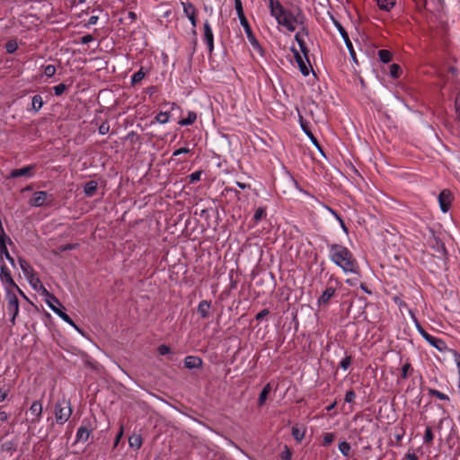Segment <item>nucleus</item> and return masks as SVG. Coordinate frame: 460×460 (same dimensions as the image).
<instances>
[{"mask_svg": "<svg viewBox=\"0 0 460 460\" xmlns=\"http://www.w3.org/2000/svg\"><path fill=\"white\" fill-rule=\"evenodd\" d=\"M299 48H300V51L302 52L303 56L305 58V60L307 61L308 64H310V61L308 58L309 49H308L306 44H305V45H303V47H299Z\"/></svg>", "mask_w": 460, "mask_h": 460, "instance_id": "55", "label": "nucleus"}, {"mask_svg": "<svg viewBox=\"0 0 460 460\" xmlns=\"http://www.w3.org/2000/svg\"><path fill=\"white\" fill-rule=\"evenodd\" d=\"M196 119H197L196 112L190 111L188 112L187 117L179 120L178 123L181 126H189V125L193 124L196 121Z\"/></svg>", "mask_w": 460, "mask_h": 460, "instance_id": "29", "label": "nucleus"}, {"mask_svg": "<svg viewBox=\"0 0 460 460\" xmlns=\"http://www.w3.org/2000/svg\"><path fill=\"white\" fill-rule=\"evenodd\" d=\"M72 411L71 404L68 400H66L65 397H63L61 400H58L55 404L54 409L57 423L59 425L65 424L69 420Z\"/></svg>", "mask_w": 460, "mask_h": 460, "instance_id": "4", "label": "nucleus"}, {"mask_svg": "<svg viewBox=\"0 0 460 460\" xmlns=\"http://www.w3.org/2000/svg\"><path fill=\"white\" fill-rule=\"evenodd\" d=\"M157 352L161 356H165V355L172 353V349L166 344H161L157 347Z\"/></svg>", "mask_w": 460, "mask_h": 460, "instance_id": "47", "label": "nucleus"}, {"mask_svg": "<svg viewBox=\"0 0 460 460\" xmlns=\"http://www.w3.org/2000/svg\"><path fill=\"white\" fill-rule=\"evenodd\" d=\"M0 271H1L0 276H1L2 281L4 284L16 288L25 299H28L27 296L24 295V293L20 289V288L16 285V283L13 279L11 272L4 263L2 264V266L0 268Z\"/></svg>", "mask_w": 460, "mask_h": 460, "instance_id": "13", "label": "nucleus"}, {"mask_svg": "<svg viewBox=\"0 0 460 460\" xmlns=\"http://www.w3.org/2000/svg\"><path fill=\"white\" fill-rule=\"evenodd\" d=\"M326 208L335 217L336 221H338L340 223V226H341V229L343 230V232L345 234H348L349 233V229L346 226L345 222L343 221V219L341 218L340 214H338V212L335 209H333V208H332L330 207H326Z\"/></svg>", "mask_w": 460, "mask_h": 460, "instance_id": "30", "label": "nucleus"}, {"mask_svg": "<svg viewBox=\"0 0 460 460\" xmlns=\"http://www.w3.org/2000/svg\"><path fill=\"white\" fill-rule=\"evenodd\" d=\"M146 72L145 71L144 67H140L138 71L134 73L131 76V84L135 85L139 84L146 76Z\"/></svg>", "mask_w": 460, "mask_h": 460, "instance_id": "28", "label": "nucleus"}, {"mask_svg": "<svg viewBox=\"0 0 460 460\" xmlns=\"http://www.w3.org/2000/svg\"><path fill=\"white\" fill-rule=\"evenodd\" d=\"M402 73V70L401 68V66L397 64H392L390 66V70H389V75L393 77V78H398L401 74Z\"/></svg>", "mask_w": 460, "mask_h": 460, "instance_id": "38", "label": "nucleus"}, {"mask_svg": "<svg viewBox=\"0 0 460 460\" xmlns=\"http://www.w3.org/2000/svg\"><path fill=\"white\" fill-rule=\"evenodd\" d=\"M352 362V357L351 356H346L341 362H340V367L343 370H347Z\"/></svg>", "mask_w": 460, "mask_h": 460, "instance_id": "46", "label": "nucleus"}, {"mask_svg": "<svg viewBox=\"0 0 460 460\" xmlns=\"http://www.w3.org/2000/svg\"><path fill=\"white\" fill-rule=\"evenodd\" d=\"M264 217H266V208L263 207L258 208L252 217L253 225H257Z\"/></svg>", "mask_w": 460, "mask_h": 460, "instance_id": "32", "label": "nucleus"}, {"mask_svg": "<svg viewBox=\"0 0 460 460\" xmlns=\"http://www.w3.org/2000/svg\"><path fill=\"white\" fill-rule=\"evenodd\" d=\"M122 435H123V428L120 429L119 432L117 434V436L114 439V445H113L114 447H116L119 445Z\"/></svg>", "mask_w": 460, "mask_h": 460, "instance_id": "59", "label": "nucleus"}, {"mask_svg": "<svg viewBox=\"0 0 460 460\" xmlns=\"http://www.w3.org/2000/svg\"><path fill=\"white\" fill-rule=\"evenodd\" d=\"M181 4H182V7H183V13L186 15V17L190 20V24L192 26V33H193L194 37H196L197 31H196L195 28L197 27V22H198V20H197V9L194 6V4H191L190 2H182ZM196 46H197V39L194 38V40H193V48H192V50H191V52L190 54V59L192 58V57H193V55H194V53L196 51Z\"/></svg>", "mask_w": 460, "mask_h": 460, "instance_id": "5", "label": "nucleus"}, {"mask_svg": "<svg viewBox=\"0 0 460 460\" xmlns=\"http://www.w3.org/2000/svg\"><path fill=\"white\" fill-rule=\"evenodd\" d=\"M291 434L297 442H301L305 438V429L303 427L293 426Z\"/></svg>", "mask_w": 460, "mask_h": 460, "instance_id": "26", "label": "nucleus"}, {"mask_svg": "<svg viewBox=\"0 0 460 460\" xmlns=\"http://www.w3.org/2000/svg\"><path fill=\"white\" fill-rule=\"evenodd\" d=\"M6 294L5 298L7 300V311L10 314V322L12 325H15V320L19 314V300L17 296L9 289V288H5Z\"/></svg>", "mask_w": 460, "mask_h": 460, "instance_id": "7", "label": "nucleus"}, {"mask_svg": "<svg viewBox=\"0 0 460 460\" xmlns=\"http://www.w3.org/2000/svg\"><path fill=\"white\" fill-rule=\"evenodd\" d=\"M67 89V85L65 84H59L53 87L54 94L56 96H60L64 93V92Z\"/></svg>", "mask_w": 460, "mask_h": 460, "instance_id": "45", "label": "nucleus"}, {"mask_svg": "<svg viewBox=\"0 0 460 460\" xmlns=\"http://www.w3.org/2000/svg\"><path fill=\"white\" fill-rule=\"evenodd\" d=\"M270 391H271V385L269 383L262 388V390L260 393V395L258 398V405L259 406H262L265 403L267 397Z\"/></svg>", "mask_w": 460, "mask_h": 460, "instance_id": "27", "label": "nucleus"}, {"mask_svg": "<svg viewBox=\"0 0 460 460\" xmlns=\"http://www.w3.org/2000/svg\"><path fill=\"white\" fill-rule=\"evenodd\" d=\"M329 258L345 273L360 274V267L349 248L339 243H328Z\"/></svg>", "mask_w": 460, "mask_h": 460, "instance_id": "2", "label": "nucleus"}, {"mask_svg": "<svg viewBox=\"0 0 460 460\" xmlns=\"http://www.w3.org/2000/svg\"><path fill=\"white\" fill-rule=\"evenodd\" d=\"M438 203L440 209L443 213H447L450 207L452 202V193L448 190H443L439 195H438Z\"/></svg>", "mask_w": 460, "mask_h": 460, "instance_id": "16", "label": "nucleus"}, {"mask_svg": "<svg viewBox=\"0 0 460 460\" xmlns=\"http://www.w3.org/2000/svg\"><path fill=\"white\" fill-rule=\"evenodd\" d=\"M43 104L44 102L42 97L40 94H36L31 98V111H32L34 113H38L42 108Z\"/></svg>", "mask_w": 460, "mask_h": 460, "instance_id": "24", "label": "nucleus"}, {"mask_svg": "<svg viewBox=\"0 0 460 460\" xmlns=\"http://www.w3.org/2000/svg\"><path fill=\"white\" fill-rule=\"evenodd\" d=\"M240 23L243 26L244 32L246 34V37L248 39V41L251 44V46L252 47V49L255 51H257L261 57H263L265 51H264L263 48L261 47V45L260 44V42L258 41V40L256 39V37L254 36L247 19L242 20L240 22Z\"/></svg>", "mask_w": 460, "mask_h": 460, "instance_id": "8", "label": "nucleus"}, {"mask_svg": "<svg viewBox=\"0 0 460 460\" xmlns=\"http://www.w3.org/2000/svg\"><path fill=\"white\" fill-rule=\"evenodd\" d=\"M9 418V414L6 413L5 411H0V424L2 422H5Z\"/></svg>", "mask_w": 460, "mask_h": 460, "instance_id": "60", "label": "nucleus"}, {"mask_svg": "<svg viewBox=\"0 0 460 460\" xmlns=\"http://www.w3.org/2000/svg\"><path fill=\"white\" fill-rule=\"evenodd\" d=\"M191 150L189 147H181L173 151L172 156H178L183 154H190Z\"/></svg>", "mask_w": 460, "mask_h": 460, "instance_id": "51", "label": "nucleus"}, {"mask_svg": "<svg viewBox=\"0 0 460 460\" xmlns=\"http://www.w3.org/2000/svg\"><path fill=\"white\" fill-rule=\"evenodd\" d=\"M269 7L270 14L279 25L284 26L288 31L296 30L294 23L302 25V32L308 35V29L305 26L306 18L298 6L293 10H288L279 0H269Z\"/></svg>", "mask_w": 460, "mask_h": 460, "instance_id": "1", "label": "nucleus"}, {"mask_svg": "<svg viewBox=\"0 0 460 460\" xmlns=\"http://www.w3.org/2000/svg\"><path fill=\"white\" fill-rule=\"evenodd\" d=\"M110 131V125L108 121L102 122L98 128L100 135H106Z\"/></svg>", "mask_w": 460, "mask_h": 460, "instance_id": "49", "label": "nucleus"}, {"mask_svg": "<svg viewBox=\"0 0 460 460\" xmlns=\"http://www.w3.org/2000/svg\"><path fill=\"white\" fill-rule=\"evenodd\" d=\"M97 181H89L84 186V192L87 197H93L97 190Z\"/></svg>", "mask_w": 460, "mask_h": 460, "instance_id": "23", "label": "nucleus"}, {"mask_svg": "<svg viewBox=\"0 0 460 460\" xmlns=\"http://www.w3.org/2000/svg\"><path fill=\"white\" fill-rule=\"evenodd\" d=\"M328 13L330 15V18H331L333 25L336 27V29L340 32V34H341V38H342V40H343V41H344L348 50H349V56L351 58V60L355 64L358 65V59H357V56H356V52L354 50L352 42L349 40L348 32L344 29V27L341 25V23L331 13Z\"/></svg>", "mask_w": 460, "mask_h": 460, "instance_id": "6", "label": "nucleus"}, {"mask_svg": "<svg viewBox=\"0 0 460 460\" xmlns=\"http://www.w3.org/2000/svg\"><path fill=\"white\" fill-rule=\"evenodd\" d=\"M170 111H160L155 117V121L159 124H165L170 119Z\"/></svg>", "mask_w": 460, "mask_h": 460, "instance_id": "33", "label": "nucleus"}, {"mask_svg": "<svg viewBox=\"0 0 460 460\" xmlns=\"http://www.w3.org/2000/svg\"><path fill=\"white\" fill-rule=\"evenodd\" d=\"M4 49L8 54H13L18 49V43H17L16 40H14V39L9 40L5 43Z\"/></svg>", "mask_w": 460, "mask_h": 460, "instance_id": "36", "label": "nucleus"}, {"mask_svg": "<svg viewBox=\"0 0 460 460\" xmlns=\"http://www.w3.org/2000/svg\"><path fill=\"white\" fill-rule=\"evenodd\" d=\"M292 456L291 451L288 447H285V450L281 453V458L283 460H290Z\"/></svg>", "mask_w": 460, "mask_h": 460, "instance_id": "54", "label": "nucleus"}, {"mask_svg": "<svg viewBox=\"0 0 460 460\" xmlns=\"http://www.w3.org/2000/svg\"><path fill=\"white\" fill-rule=\"evenodd\" d=\"M376 4L381 10L390 11L395 4V0H376Z\"/></svg>", "mask_w": 460, "mask_h": 460, "instance_id": "31", "label": "nucleus"}, {"mask_svg": "<svg viewBox=\"0 0 460 460\" xmlns=\"http://www.w3.org/2000/svg\"><path fill=\"white\" fill-rule=\"evenodd\" d=\"M434 439V435L430 427H427L425 429L423 441L425 444H430Z\"/></svg>", "mask_w": 460, "mask_h": 460, "instance_id": "42", "label": "nucleus"}, {"mask_svg": "<svg viewBox=\"0 0 460 460\" xmlns=\"http://www.w3.org/2000/svg\"><path fill=\"white\" fill-rule=\"evenodd\" d=\"M406 458L408 460H418V456L415 453H408Z\"/></svg>", "mask_w": 460, "mask_h": 460, "instance_id": "64", "label": "nucleus"}, {"mask_svg": "<svg viewBox=\"0 0 460 460\" xmlns=\"http://www.w3.org/2000/svg\"><path fill=\"white\" fill-rule=\"evenodd\" d=\"M378 58L382 63L387 64L392 59V53L387 49H380L378 51Z\"/></svg>", "mask_w": 460, "mask_h": 460, "instance_id": "34", "label": "nucleus"}, {"mask_svg": "<svg viewBox=\"0 0 460 460\" xmlns=\"http://www.w3.org/2000/svg\"><path fill=\"white\" fill-rule=\"evenodd\" d=\"M8 240H0V259L2 260L4 257L13 266H14V259L10 255L9 251L6 246V242Z\"/></svg>", "mask_w": 460, "mask_h": 460, "instance_id": "22", "label": "nucleus"}, {"mask_svg": "<svg viewBox=\"0 0 460 460\" xmlns=\"http://www.w3.org/2000/svg\"><path fill=\"white\" fill-rule=\"evenodd\" d=\"M94 38L91 34H85L80 39V42L82 44H89L90 42L93 41Z\"/></svg>", "mask_w": 460, "mask_h": 460, "instance_id": "52", "label": "nucleus"}, {"mask_svg": "<svg viewBox=\"0 0 460 460\" xmlns=\"http://www.w3.org/2000/svg\"><path fill=\"white\" fill-rule=\"evenodd\" d=\"M125 19H129L131 22H134L137 20V14L130 11L127 13V17Z\"/></svg>", "mask_w": 460, "mask_h": 460, "instance_id": "62", "label": "nucleus"}, {"mask_svg": "<svg viewBox=\"0 0 460 460\" xmlns=\"http://www.w3.org/2000/svg\"><path fill=\"white\" fill-rule=\"evenodd\" d=\"M93 431L90 423L84 420L75 435V442H86Z\"/></svg>", "mask_w": 460, "mask_h": 460, "instance_id": "14", "label": "nucleus"}, {"mask_svg": "<svg viewBox=\"0 0 460 460\" xmlns=\"http://www.w3.org/2000/svg\"><path fill=\"white\" fill-rule=\"evenodd\" d=\"M298 120L302 130L308 137L312 144L317 148V150L321 153V155L323 157H326L322 146L320 145L319 141L311 131L309 128V123L304 119V117L300 113L298 114Z\"/></svg>", "mask_w": 460, "mask_h": 460, "instance_id": "10", "label": "nucleus"}, {"mask_svg": "<svg viewBox=\"0 0 460 460\" xmlns=\"http://www.w3.org/2000/svg\"><path fill=\"white\" fill-rule=\"evenodd\" d=\"M338 448L344 456H349L351 447L347 441H342L339 444Z\"/></svg>", "mask_w": 460, "mask_h": 460, "instance_id": "39", "label": "nucleus"}, {"mask_svg": "<svg viewBox=\"0 0 460 460\" xmlns=\"http://www.w3.org/2000/svg\"><path fill=\"white\" fill-rule=\"evenodd\" d=\"M75 246H76V244L68 243V244L61 246L59 249L61 252H66V251L74 249Z\"/></svg>", "mask_w": 460, "mask_h": 460, "instance_id": "61", "label": "nucleus"}, {"mask_svg": "<svg viewBox=\"0 0 460 460\" xmlns=\"http://www.w3.org/2000/svg\"><path fill=\"white\" fill-rule=\"evenodd\" d=\"M428 393L430 396H434L441 401H449L448 395L434 388H428Z\"/></svg>", "mask_w": 460, "mask_h": 460, "instance_id": "35", "label": "nucleus"}, {"mask_svg": "<svg viewBox=\"0 0 460 460\" xmlns=\"http://www.w3.org/2000/svg\"><path fill=\"white\" fill-rule=\"evenodd\" d=\"M355 399H356V393L352 389L346 392L345 398H344V401L346 402L351 403L355 401Z\"/></svg>", "mask_w": 460, "mask_h": 460, "instance_id": "48", "label": "nucleus"}, {"mask_svg": "<svg viewBox=\"0 0 460 460\" xmlns=\"http://www.w3.org/2000/svg\"><path fill=\"white\" fill-rule=\"evenodd\" d=\"M98 16L97 15H92L90 16L89 20H88V24L89 25H94L96 24L97 21H98Z\"/></svg>", "mask_w": 460, "mask_h": 460, "instance_id": "63", "label": "nucleus"}, {"mask_svg": "<svg viewBox=\"0 0 460 460\" xmlns=\"http://www.w3.org/2000/svg\"><path fill=\"white\" fill-rule=\"evenodd\" d=\"M184 367L188 369H200L203 367V360L198 356H187L184 358Z\"/></svg>", "mask_w": 460, "mask_h": 460, "instance_id": "19", "label": "nucleus"}, {"mask_svg": "<svg viewBox=\"0 0 460 460\" xmlns=\"http://www.w3.org/2000/svg\"><path fill=\"white\" fill-rule=\"evenodd\" d=\"M44 292L46 293L48 298L46 299V303L49 307L58 315L64 322L67 323L69 325L73 326L76 331L81 332L80 328L75 323V322L71 319V317L64 312V306L61 305L59 300L52 294H50L44 287L41 286Z\"/></svg>", "mask_w": 460, "mask_h": 460, "instance_id": "3", "label": "nucleus"}, {"mask_svg": "<svg viewBox=\"0 0 460 460\" xmlns=\"http://www.w3.org/2000/svg\"><path fill=\"white\" fill-rule=\"evenodd\" d=\"M8 390L0 387V402H4L8 396Z\"/></svg>", "mask_w": 460, "mask_h": 460, "instance_id": "56", "label": "nucleus"}, {"mask_svg": "<svg viewBox=\"0 0 460 460\" xmlns=\"http://www.w3.org/2000/svg\"><path fill=\"white\" fill-rule=\"evenodd\" d=\"M335 438V435L333 433H325L323 438V446L327 447L331 445Z\"/></svg>", "mask_w": 460, "mask_h": 460, "instance_id": "43", "label": "nucleus"}, {"mask_svg": "<svg viewBox=\"0 0 460 460\" xmlns=\"http://www.w3.org/2000/svg\"><path fill=\"white\" fill-rule=\"evenodd\" d=\"M36 164H30L19 169H13L10 172L9 178L27 177L31 178L34 175Z\"/></svg>", "mask_w": 460, "mask_h": 460, "instance_id": "15", "label": "nucleus"}, {"mask_svg": "<svg viewBox=\"0 0 460 460\" xmlns=\"http://www.w3.org/2000/svg\"><path fill=\"white\" fill-rule=\"evenodd\" d=\"M30 413L33 415V418L31 420V423L36 424L39 423L42 415V404L40 401H34L30 409Z\"/></svg>", "mask_w": 460, "mask_h": 460, "instance_id": "17", "label": "nucleus"}, {"mask_svg": "<svg viewBox=\"0 0 460 460\" xmlns=\"http://www.w3.org/2000/svg\"><path fill=\"white\" fill-rule=\"evenodd\" d=\"M413 368L411 367V365L410 362H406L402 367L401 372V377L404 380H406L409 377V373L412 372Z\"/></svg>", "mask_w": 460, "mask_h": 460, "instance_id": "40", "label": "nucleus"}, {"mask_svg": "<svg viewBox=\"0 0 460 460\" xmlns=\"http://www.w3.org/2000/svg\"><path fill=\"white\" fill-rule=\"evenodd\" d=\"M203 41L207 45L208 50L209 54H212L214 51V34L211 28V25L208 20L204 22L203 24Z\"/></svg>", "mask_w": 460, "mask_h": 460, "instance_id": "11", "label": "nucleus"}, {"mask_svg": "<svg viewBox=\"0 0 460 460\" xmlns=\"http://www.w3.org/2000/svg\"><path fill=\"white\" fill-rule=\"evenodd\" d=\"M53 199L52 195L47 191L40 190L33 193V196L29 199V204L31 207L40 208L44 205H50Z\"/></svg>", "mask_w": 460, "mask_h": 460, "instance_id": "9", "label": "nucleus"}, {"mask_svg": "<svg viewBox=\"0 0 460 460\" xmlns=\"http://www.w3.org/2000/svg\"><path fill=\"white\" fill-rule=\"evenodd\" d=\"M142 437L139 434L134 433L128 438V444L129 447L132 448H135L137 450L139 449L142 446Z\"/></svg>", "mask_w": 460, "mask_h": 460, "instance_id": "25", "label": "nucleus"}, {"mask_svg": "<svg viewBox=\"0 0 460 460\" xmlns=\"http://www.w3.org/2000/svg\"><path fill=\"white\" fill-rule=\"evenodd\" d=\"M42 69H43L44 75L49 78L54 76V75L56 74V71H57L56 66L53 65L42 66Z\"/></svg>", "mask_w": 460, "mask_h": 460, "instance_id": "41", "label": "nucleus"}, {"mask_svg": "<svg viewBox=\"0 0 460 460\" xmlns=\"http://www.w3.org/2000/svg\"><path fill=\"white\" fill-rule=\"evenodd\" d=\"M201 174H202V171H196V172L190 173L188 176L189 183L192 184V183L199 181L200 180Z\"/></svg>", "mask_w": 460, "mask_h": 460, "instance_id": "44", "label": "nucleus"}, {"mask_svg": "<svg viewBox=\"0 0 460 460\" xmlns=\"http://www.w3.org/2000/svg\"><path fill=\"white\" fill-rule=\"evenodd\" d=\"M126 139L129 140L131 143H135L136 141H137L139 139V136L137 132L130 131L126 136Z\"/></svg>", "mask_w": 460, "mask_h": 460, "instance_id": "50", "label": "nucleus"}, {"mask_svg": "<svg viewBox=\"0 0 460 460\" xmlns=\"http://www.w3.org/2000/svg\"><path fill=\"white\" fill-rule=\"evenodd\" d=\"M18 261L22 271L27 277L32 287L36 288V286L33 284V280L35 279L37 283H40V279L38 278H35V272L33 268L25 259L22 257L18 258Z\"/></svg>", "mask_w": 460, "mask_h": 460, "instance_id": "12", "label": "nucleus"}, {"mask_svg": "<svg viewBox=\"0 0 460 460\" xmlns=\"http://www.w3.org/2000/svg\"><path fill=\"white\" fill-rule=\"evenodd\" d=\"M211 307V302L208 300H202L199 302L197 312L201 318L207 319L209 315V309Z\"/></svg>", "mask_w": 460, "mask_h": 460, "instance_id": "21", "label": "nucleus"}, {"mask_svg": "<svg viewBox=\"0 0 460 460\" xmlns=\"http://www.w3.org/2000/svg\"><path fill=\"white\" fill-rule=\"evenodd\" d=\"M336 288L333 287H328L319 296L317 303L319 305H326L329 304L331 298L335 296Z\"/></svg>", "mask_w": 460, "mask_h": 460, "instance_id": "20", "label": "nucleus"}, {"mask_svg": "<svg viewBox=\"0 0 460 460\" xmlns=\"http://www.w3.org/2000/svg\"><path fill=\"white\" fill-rule=\"evenodd\" d=\"M269 314H270L269 309L265 308V309L261 310V312H259V313L255 315V319H256L257 321H261V320H262L265 316H267Z\"/></svg>", "mask_w": 460, "mask_h": 460, "instance_id": "53", "label": "nucleus"}, {"mask_svg": "<svg viewBox=\"0 0 460 460\" xmlns=\"http://www.w3.org/2000/svg\"><path fill=\"white\" fill-rule=\"evenodd\" d=\"M234 8L240 22L243 19H246L241 0H234Z\"/></svg>", "mask_w": 460, "mask_h": 460, "instance_id": "37", "label": "nucleus"}, {"mask_svg": "<svg viewBox=\"0 0 460 460\" xmlns=\"http://www.w3.org/2000/svg\"><path fill=\"white\" fill-rule=\"evenodd\" d=\"M295 40L297 42L298 46L299 47H303V45L306 44L305 42V40L301 38L300 36V32H297L296 35H295Z\"/></svg>", "mask_w": 460, "mask_h": 460, "instance_id": "58", "label": "nucleus"}, {"mask_svg": "<svg viewBox=\"0 0 460 460\" xmlns=\"http://www.w3.org/2000/svg\"><path fill=\"white\" fill-rule=\"evenodd\" d=\"M225 191H226V193L232 192L233 194H234V196H235L238 199H240V191H238V190H235V189L226 187V188H225Z\"/></svg>", "mask_w": 460, "mask_h": 460, "instance_id": "57", "label": "nucleus"}, {"mask_svg": "<svg viewBox=\"0 0 460 460\" xmlns=\"http://www.w3.org/2000/svg\"><path fill=\"white\" fill-rule=\"evenodd\" d=\"M291 51L294 54V58L296 59V62L297 63V66L299 67V70H300L301 74L304 76H307L309 75V73H310V69L309 68H312V66L310 64H309V66H307L305 65V62L304 61L303 58L301 57L299 52L295 48H291Z\"/></svg>", "mask_w": 460, "mask_h": 460, "instance_id": "18", "label": "nucleus"}]
</instances>
